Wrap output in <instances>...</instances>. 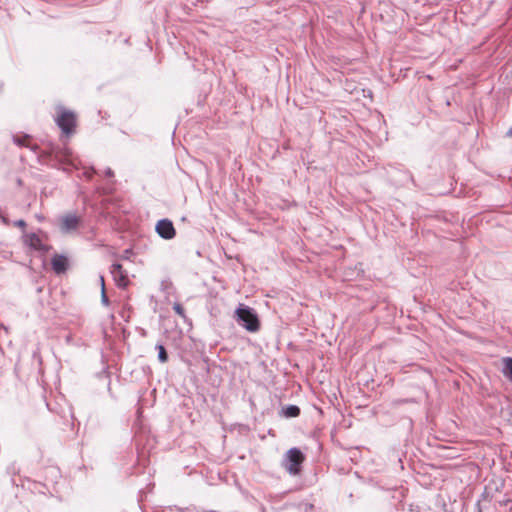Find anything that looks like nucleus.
I'll use <instances>...</instances> for the list:
<instances>
[{"mask_svg":"<svg viewBox=\"0 0 512 512\" xmlns=\"http://www.w3.org/2000/svg\"><path fill=\"white\" fill-rule=\"evenodd\" d=\"M236 317L238 323L249 332L259 330V319L253 308L240 305L236 310Z\"/></svg>","mask_w":512,"mask_h":512,"instance_id":"1","label":"nucleus"},{"mask_svg":"<svg viewBox=\"0 0 512 512\" xmlns=\"http://www.w3.org/2000/svg\"><path fill=\"white\" fill-rule=\"evenodd\" d=\"M305 460L304 454L297 447L289 449L282 460L283 468L290 475H297L300 472L301 464Z\"/></svg>","mask_w":512,"mask_h":512,"instance_id":"2","label":"nucleus"},{"mask_svg":"<svg viewBox=\"0 0 512 512\" xmlns=\"http://www.w3.org/2000/svg\"><path fill=\"white\" fill-rule=\"evenodd\" d=\"M57 110L58 115L55 122L65 135L70 136L74 133L76 127V116L72 111L66 110L62 106L58 107Z\"/></svg>","mask_w":512,"mask_h":512,"instance_id":"3","label":"nucleus"},{"mask_svg":"<svg viewBox=\"0 0 512 512\" xmlns=\"http://www.w3.org/2000/svg\"><path fill=\"white\" fill-rule=\"evenodd\" d=\"M22 238L24 245L32 250L45 254L51 249V246L45 244L36 233H24Z\"/></svg>","mask_w":512,"mask_h":512,"instance_id":"4","label":"nucleus"},{"mask_svg":"<svg viewBox=\"0 0 512 512\" xmlns=\"http://www.w3.org/2000/svg\"><path fill=\"white\" fill-rule=\"evenodd\" d=\"M80 218L73 213H67L59 218V228L63 234L76 231L80 225Z\"/></svg>","mask_w":512,"mask_h":512,"instance_id":"5","label":"nucleus"},{"mask_svg":"<svg viewBox=\"0 0 512 512\" xmlns=\"http://www.w3.org/2000/svg\"><path fill=\"white\" fill-rule=\"evenodd\" d=\"M155 229L157 234L165 240L174 238L176 234L172 221L167 218L159 220Z\"/></svg>","mask_w":512,"mask_h":512,"instance_id":"6","label":"nucleus"},{"mask_svg":"<svg viewBox=\"0 0 512 512\" xmlns=\"http://www.w3.org/2000/svg\"><path fill=\"white\" fill-rule=\"evenodd\" d=\"M110 272L118 287L124 288L128 285L129 280L121 264H112Z\"/></svg>","mask_w":512,"mask_h":512,"instance_id":"7","label":"nucleus"},{"mask_svg":"<svg viewBox=\"0 0 512 512\" xmlns=\"http://www.w3.org/2000/svg\"><path fill=\"white\" fill-rule=\"evenodd\" d=\"M51 266L57 275L65 273L69 266L67 256L63 254H55L51 259Z\"/></svg>","mask_w":512,"mask_h":512,"instance_id":"8","label":"nucleus"},{"mask_svg":"<svg viewBox=\"0 0 512 512\" xmlns=\"http://www.w3.org/2000/svg\"><path fill=\"white\" fill-rule=\"evenodd\" d=\"M282 414L287 418H294L300 415V408L297 405H288L282 408Z\"/></svg>","mask_w":512,"mask_h":512,"instance_id":"9","label":"nucleus"},{"mask_svg":"<svg viewBox=\"0 0 512 512\" xmlns=\"http://www.w3.org/2000/svg\"><path fill=\"white\" fill-rule=\"evenodd\" d=\"M504 367L502 369L503 375L512 382V358L507 357L503 360Z\"/></svg>","mask_w":512,"mask_h":512,"instance_id":"10","label":"nucleus"},{"mask_svg":"<svg viewBox=\"0 0 512 512\" xmlns=\"http://www.w3.org/2000/svg\"><path fill=\"white\" fill-rule=\"evenodd\" d=\"M155 348L158 351V360L161 363H166L168 361V354L165 347L162 344H157Z\"/></svg>","mask_w":512,"mask_h":512,"instance_id":"11","label":"nucleus"},{"mask_svg":"<svg viewBox=\"0 0 512 512\" xmlns=\"http://www.w3.org/2000/svg\"><path fill=\"white\" fill-rule=\"evenodd\" d=\"M30 139V136L29 135H24L22 137H19V136H13V141L16 145L18 146H26V147H30L29 144H27L26 142Z\"/></svg>","mask_w":512,"mask_h":512,"instance_id":"12","label":"nucleus"},{"mask_svg":"<svg viewBox=\"0 0 512 512\" xmlns=\"http://www.w3.org/2000/svg\"><path fill=\"white\" fill-rule=\"evenodd\" d=\"M173 310L175 311L176 314H178L180 317L182 318H186V315H185V310L183 308V306L178 303V302H175L173 304Z\"/></svg>","mask_w":512,"mask_h":512,"instance_id":"13","label":"nucleus"},{"mask_svg":"<svg viewBox=\"0 0 512 512\" xmlns=\"http://www.w3.org/2000/svg\"><path fill=\"white\" fill-rule=\"evenodd\" d=\"M101 302L105 306L109 305V299L108 296L106 295L105 288H102L101 290Z\"/></svg>","mask_w":512,"mask_h":512,"instance_id":"14","label":"nucleus"},{"mask_svg":"<svg viewBox=\"0 0 512 512\" xmlns=\"http://www.w3.org/2000/svg\"><path fill=\"white\" fill-rule=\"evenodd\" d=\"M95 174V169L94 168H88V169H85L83 171V175L87 178V179H91L92 176Z\"/></svg>","mask_w":512,"mask_h":512,"instance_id":"15","label":"nucleus"},{"mask_svg":"<svg viewBox=\"0 0 512 512\" xmlns=\"http://www.w3.org/2000/svg\"><path fill=\"white\" fill-rule=\"evenodd\" d=\"M14 225L19 228L25 229L26 222L23 219H19V220L14 221Z\"/></svg>","mask_w":512,"mask_h":512,"instance_id":"16","label":"nucleus"},{"mask_svg":"<svg viewBox=\"0 0 512 512\" xmlns=\"http://www.w3.org/2000/svg\"><path fill=\"white\" fill-rule=\"evenodd\" d=\"M314 508V505L313 504H310V503H306L304 505V511L305 512H311V510Z\"/></svg>","mask_w":512,"mask_h":512,"instance_id":"17","label":"nucleus"},{"mask_svg":"<svg viewBox=\"0 0 512 512\" xmlns=\"http://www.w3.org/2000/svg\"><path fill=\"white\" fill-rule=\"evenodd\" d=\"M105 176H107V177H112V176H114V172H113V170H112L111 168H107V169L105 170Z\"/></svg>","mask_w":512,"mask_h":512,"instance_id":"18","label":"nucleus"},{"mask_svg":"<svg viewBox=\"0 0 512 512\" xmlns=\"http://www.w3.org/2000/svg\"><path fill=\"white\" fill-rule=\"evenodd\" d=\"M33 358L38 359V361L41 362V357L38 350L33 352Z\"/></svg>","mask_w":512,"mask_h":512,"instance_id":"19","label":"nucleus"},{"mask_svg":"<svg viewBox=\"0 0 512 512\" xmlns=\"http://www.w3.org/2000/svg\"><path fill=\"white\" fill-rule=\"evenodd\" d=\"M99 283H101V289L105 288V282H104V277L103 276H100Z\"/></svg>","mask_w":512,"mask_h":512,"instance_id":"20","label":"nucleus"},{"mask_svg":"<svg viewBox=\"0 0 512 512\" xmlns=\"http://www.w3.org/2000/svg\"><path fill=\"white\" fill-rule=\"evenodd\" d=\"M1 219H2L3 223L8 224V220H7V218H6V217L1 216Z\"/></svg>","mask_w":512,"mask_h":512,"instance_id":"21","label":"nucleus"},{"mask_svg":"<svg viewBox=\"0 0 512 512\" xmlns=\"http://www.w3.org/2000/svg\"><path fill=\"white\" fill-rule=\"evenodd\" d=\"M130 252V250H126L125 251V256H128V253Z\"/></svg>","mask_w":512,"mask_h":512,"instance_id":"22","label":"nucleus"},{"mask_svg":"<svg viewBox=\"0 0 512 512\" xmlns=\"http://www.w3.org/2000/svg\"><path fill=\"white\" fill-rule=\"evenodd\" d=\"M130 252V250H126L125 251V256H128V253Z\"/></svg>","mask_w":512,"mask_h":512,"instance_id":"23","label":"nucleus"}]
</instances>
